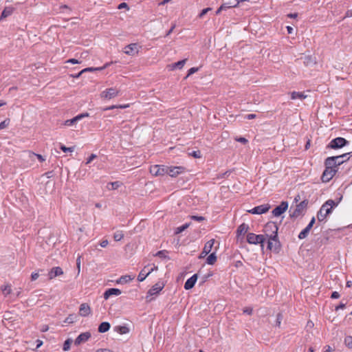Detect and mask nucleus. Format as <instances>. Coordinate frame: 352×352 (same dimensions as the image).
<instances>
[{
  "instance_id": "obj_35",
  "label": "nucleus",
  "mask_w": 352,
  "mask_h": 352,
  "mask_svg": "<svg viewBox=\"0 0 352 352\" xmlns=\"http://www.w3.org/2000/svg\"><path fill=\"white\" fill-rule=\"evenodd\" d=\"M120 186V183L119 182H109L107 184V188L109 190H116Z\"/></svg>"
},
{
  "instance_id": "obj_55",
  "label": "nucleus",
  "mask_w": 352,
  "mask_h": 352,
  "mask_svg": "<svg viewBox=\"0 0 352 352\" xmlns=\"http://www.w3.org/2000/svg\"><path fill=\"white\" fill-rule=\"evenodd\" d=\"M36 346L35 348H33V347H28V349H33V350H35V349H37L38 348H39L42 344H43V342L40 340H36Z\"/></svg>"
},
{
  "instance_id": "obj_62",
  "label": "nucleus",
  "mask_w": 352,
  "mask_h": 352,
  "mask_svg": "<svg viewBox=\"0 0 352 352\" xmlns=\"http://www.w3.org/2000/svg\"><path fill=\"white\" fill-rule=\"evenodd\" d=\"M346 306V303L341 302L338 306L336 307V311H338L340 309H344Z\"/></svg>"
},
{
  "instance_id": "obj_25",
  "label": "nucleus",
  "mask_w": 352,
  "mask_h": 352,
  "mask_svg": "<svg viewBox=\"0 0 352 352\" xmlns=\"http://www.w3.org/2000/svg\"><path fill=\"white\" fill-rule=\"evenodd\" d=\"M36 165L35 162H32L30 159L25 158V151L23 153V169L24 168H33Z\"/></svg>"
},
{
  "instance_id": "obj_30",
  "label": "nucleus",
  "mask_w": 352,
  "mask_h": 352,
  "mask_svg": "<svg viewBox=\"0 0 352 352\" xmlns=\"http://www.w3.org/2000/svg\"><path fill=\"white\" fill-rule=\"evenodd\" d=\"M134 276H131L130 275H125L122 276L117 281L116 283L118 284H124L130 282L131 280H133Z\"/></svg>"
},
{
  "instance_id": "obj_12",
  "label": "nucleus",
  "mask_w": 352,
  "mask_h": 352,
  "mask_svg": "<svg viewBox=\"0 0 352 352\" xmlns=\"http://www.w3.org/2000/svg\"><path fill=\"white\" fill-rule=\"evenodd\" d=\"M288 208V203L282 201L280 204L276 206L273 210L272 214L274 217H278L283 214Z\"/></svg>"
},
{
  "instance_id": "obj_2",
  "label": "nucleus",
  "mask_w": 352,
  "mask_h": 352,
  "mask_svg": "<svg viewBox=\"0 0 352 352\" xmlns=\"http://www.w3.org/2000/svg\"><path fill=\"white\" fill-rule=\"evenodd\" d=\"M349 153H344L343 155L333 156L327 157L324 161L325 166H331L335 169H338V166L343 164L345 160H342L343 157H346Z\"/></svg>"
},
{
  "instance_id": "obj_23",
  "label": "nucleus",
  "mask_w": 352,
  "mask_h": 352,
  "mask_svg": "<svg viewBox=\"0 0 352 352\" xmlns=\"http://www.w3.org/2000/svg\"><path fill=\"white\" fill-rule=\"evenodd\" d=\"M214 239L208 241L204 245V248L201 254V256H205L208 255L212 250L213 245L214 243Z\"/></svg>"
},
{
  "instance_id": "obj_41",
  "label": "nucleus",
  "mask_w": 352,
  "mask_h": 352,
  "mask_svg": "<svg viewBox=\"0 0 352 352\" xmlns=\"http://www.w3.org/2000/svg\"><path fill=\"white\" fill-rule=\"evenodd\" d=\"M72 342V340L71 339H67V340H65L63 344V349L64 351H68L70 349V345H71Z\"/></svg>"
},
{
  "instance_id": "obj_49",
  "label": "nucleus",
  "mask_w": 352,
  "mask_h": 352,
  "mask_svg": "<svg viewBox=\"0 0 352 352\" xmlns=\"http://www.w3.org/2000/svg\"><path fill=\"white\" fill-rule=\"evenodd\" d=\"M10 123V120H5L0 123V131L6 128Z\"/></svg>"
},
{
  "instance_id": "obj_59",
  "label": "nucleus",
  "mask_w": 352,
  "mask_h": 352,
  "mask_svg": "<svg viewBox=\"0 0 352 352\" xmlns=\"http://www.w3.org/2000/svg\"><path fill=\"white\" fill-rule=\"evenodd\" d=\"M97 155H95V154H91L89 158L87 159V161L86 162V164H89L91 162H92V160H94L95 158H96Z\"/></svg>"
},
{
  "instance_id": "obj_32",
  "label": "nucleus",
  "mask_w": 352,
  "mask_h": 352,
  "mask_svg": "<svg viewBox=\"0 0 352 352\" xmlns=\"http://www.w3.org/2000/svg\"><path fill=\"white\" fill-rule=\"evenodd\" d=\"M115 331L120 334H126L129 332V329L126 326H116L114 328Z\"/></svg>"
},
{
  "instance_id": "obj_54",
  "label": "nucleus",
  "mask_w": 352,
  "mask_h": 352,
  "mask_svg": "<svg viewBox=\"0 0 352 352\" xmlns=\"http://www.w3.org/2000/svg\"><path fill=\"white\" fill-rule=\"evenodd\" d=\"M244 314H246L248 315H252V308L251 307H245L243 310Z\"/></svg>"
},
{
  "instance_id": "obj_3",
  "label": "nucleus",
  "mask_w": 352,
  "mask_h": 352,
  "mask_svg": "<svg viewBox=\"0 0 352 352\" xmlns=\"http://www.w3.org/2000/svg\"><path fill=\"white\" fill-rule=\"evenodd\" d=\"M278 226L276 223L270 221L266 223L264 228V232L268 239L270 237L278 238Z\"/></svg>"
},
{
  "instance_id": "obj_43",
  "label": "nucleus",
  "mask_w": 352,
  "mask_h": 352,
  "mask_svg": "<svg viewBox=\"0 0 352 352\" xmlns=\"http://www.w3.org/2000/svg\"><path fill=\"white\" fill-rule=\"evenodd\" d=\"M190 224V223H187L180 227H178L177 228L176 233L178 234V233L182 232L183 231H184L186 229H187L189 227Z\"/></svg>"
},
{
  "instance_id": "obj_31",
  "label": "nucleus",
  "mask_w": 352,
  "mask_h": 352,
  "mask_svg": "<svg viewBox=\"0 0 352 352\" xmlns=\"http://www.w3.org/2000/svg\"><path fill=\"white\" fill-rule=\"evenodd\" d=\"M307 98V96L304 94L302 92H297V91H293L291 93V98L292 100L296 99H305Z\"/></svg>"
},
{
  "instance_id": "obj_13",
  "label": "nucleus",
  "mask_w": 352,
  "mask_h": 352,
  "mask_svg": "<svg viewBox=\"0 0 352 352\" xmlns=\"http://www.w3.org/2000/svg\"><path fill=\"white\" fill-rule=\"evenodd\" d=\"M119 94V91L116 88H109L101 93V97L106 99H111L116 97Z\"/></svg>"
},
{
  "instance_id": "obj_19",
  "label": "nucleus",
  "mask_w": 352,
  "mask_h": 352,
  "mask_svg": "<svg viewBox=\"0 0 352 352\" xmlns=\"http://www.w3.org/2000/svg\"><path fill=\"white\" fill-rule=\"evenodd\" d=\"M25 158L30 159L32 162H35L36 159H38L40 162H44L45 158L39 154H36L30 151H25Z\"/></svg>"
},
{
  "instance_id": "obj_15",
  "label": "nucleus",
  "mask_w": 352,
  "mask_h": 352,
  "mask_svg": "<svg viewBox=\"0 0 352 352\" xmlns=\"http://www.w3.org/2000/svg\"><path fill=\"white\" fill-rule=\"evenodd\" d=\"M91 338V333L89 332H84L80 333L75 340V345H79L82 342H87Z\"/></svg>"
},
{
  "instance_id": "obj_53",
  "label": "nucleus",
  "mask_w": 352,
  "mask_h": 352,
  "mask_svg": "<svg viewBox=\"0 0 352 352\" xmlns=\"http://www.w3.org/2000/svg\"><path fill=\"white\" fill-rule=\"evenodd\" d=\"M304 63L306 65H309V64H311V63H314V60H313L311 56H305Z\"/></svg>"
},
{
  "instance_id": "obj_14",
  "label": "nucleus",
  "mask_w": 352,
  "mask_h": 352,
  "mask_svg": "<svg viewBox=\"0 0 352 352\" xmlns=\"http://www.w3.org/2000/svg\"><path fill=\"white\" fill-rule=\"evenodd\" d=\"M138 44L131 43L125 47L124 52L127 55L133 56L138 54Z\"/></svg>"
},
{
  "instance_id": "obj_60",
  "label": "nucleus",
  "mask_w": 352,
  "mask_h": 352,
  "mask_svg": "<svg viewBox=\"0 0 352 352\" xmlns=\"http://www.w3.org/2000/svg\"><path fill=\"white\" fill-rule=\"evenodd\" d=\"M67 63H72V64H78V63H80V61H79L78 60L75 59V58H70V59L67 60Z\"/></svg>"
},
{
  "instance_id": "obj_57",
  "label": "nucleus",
  "mask_w": 352,
  "mask_h": 352,
  "mask_svg": "<svg viewBox=\"0 0 352 352\" xmlns=\"http://www.w3.org/2000/svg\"><path fill=\"white\" fill-rule=\"evenodd\" d=\"M315 221H316L315 217H313L306 228L310 230L311 229V228L313 227L314 224L315 223Z\"/></svg>"
},
{
  "instance_id": "obj_45",
  "label": "nucleus",
  "mask_w": 352,
  "mask_h": 352,
  "mask_svg": "<svg viewBox=\"0 0 352 352\" xmlns=\"http://www.w3.org/2000/svg\"><path fill=\"white\" fill-rule=\"evenodd\" d=\"M60 148L63 151V152H67V151H69V152H73L74 151V146H72V147H66L65 145L63 144H60Z\"/></svg>"
},
{
  "instance_id": "obj_10",
  "label": "nucleus",
  "mask_w": 352,
  "mask_h": 352,
  "mask_svg": "<svg viewBox=\"0 0 352 352\" xmlns=\"http://www.w3.org/2000/svg\"><path fill=\"white\" fill-rule=\"evenodd\" d=\"M184 170V168L182 166H166V174L174 177L182 173Z\"/></svg>"
},
{
  "instance_id": "obj_34",
  "label": "nucleus",
  "mask_w": 352,
  "mask_h": 352,
  "mask_svg": "<svg viewBox=\"0 0 352 352\" xmlns=\"http://www.w3.org/2000/svg\"><path fill=\"white\" fill-rule=\"evenodd\" d=\"M186 60H187V59L185 58L184 60H179V61H178L177 63H173L171 65L172 69H175L176 68L182 69L184 66Z\"/></svg>"
},
{
  "instance_id": "obj_21",
  "label": "nucleus",
  "mask_w": 352,
  "mask_h": 352,
  "mask_svg": "<svg viewBox=\"0 0 352 352\" xmlns=\"http://www.w3.org/2000/svg\"><path fill=\"white\" fill-rule=\"evenodd\" d=\"M198 276L197 274L192 275L190 278H189L184 284V288L186 290L192 289L197 280Z\"/></svg>"
},
{
  "instance_id": "obj_58",
  "label": "nucleus",
  "mask_w": 352,
  "mask_h": 352,
  "mask_svg": "<svg viewBox=\"0 0 352 352\" xmlns=\"http://www.w3.org/2000/svg\"><path fill=\"white\" fill-rule=\"evenodd\" d=\"M155 256H159L160 258H166V256L165 255L164 251H159L156 253Z\"/></svg>"
},
{
  "instance_id": "obj_61",
  "label": "nucleus",
  "mask_w": 352,
  "mask_h": 352,
  "mask_svg": "<svg viewBox=\"0 0 352 352\" xmlns=\"http://www.w3.org/2000/svg\"><path fill=\"white\" fill-rule=\"evenodd\" d=\"M108 244H109V241H108V240H107V239L102 240V241L100 242V246H101L102 248H105V247H107Z\"/></svg>"
},
{
  "instance_id": "obj_1",
  "label": "nucleus",
  "mask_w": 352,
  "mask_h": 352,
  "mask_svg": "<svg viewBox=\"0 0 352 352\" xmlns=\"http://www.w3.org/2000/svg\"><path fill=\"white\" fill-rule=\"evenodd\" d=\"M338 202L336 203L332 199L327 200L321 206L320 210L318 212L317 218L319 221H322L325 219L327 216L331 213L333 207L338 206Z\"/></svg>"
},
{
  "instance_id": "obj_63",
  "label": "nucleus",
  "mask_w": 352,
  "mask_h": 352,
  "mask_svg": "<svg viewBox=\"0 0 352 352\" xmlns=\"http://www.w3.org/2000/svg\"><path fill=\"white\" fill-rule=\"evenodd\" d=\"M175 27H176V25L175 24H173V25L171 26L170 29L167 32V33L166 34V36H169L173 32V31L175 28Z\"/></svg>"
},
{
  "instance_id": "obj_50",
  "label": "nucleus",
  "mask_w": 352,
  "mask_h": 352,
  "mask_svg": "<svg viewBox=\"0 0 352 352\" xmlns=\"http://www.w3.org/2000/svg\"><path fill=\"white\" fill-rule=\"evenodd\" d=\"M81 256L78 255L76 258V267L78 269V274L80 272Z\"/></svg>"
},
{
  "instance_id": "obj_7",
  "label": "nucleus",
  "mask_w": 352,
  "mask_h": 352,
  "mask_svg": "<svg viewBox=\"0 0 352 352\" xmlns=\"http://www.w3.org/2000/svg\"><path fill=\"white\" fill-rule=\"evenodd\" d=\"M308 204V201L305 199L302 201L300 204H297L296 208L293 212H291L290 217L292 218H296L300 216L302 212L306 209Z\"/></svg>"
},
{
  "instance_id": "obj_20",
  "label": "nucleus",
  "mask_w": 352,
  "mask_h": 352,
  "mask_svg": "<svg viewBox=\"0 0 352 352\" xmlns=\"http://www.w3.org/2000/svg\"><path fill=\"white\" fill-rule=\"evenodd\" d=\"M164 287V284L162 283H155L148 292V294L153 296L157 294Z\"/></svg>"
},
{
  "instance_id": "obj_46",
  "label": "nucleus",
  "mask_w": 352,
  "mask_h": 352,
  "mask_svg": "<svg viewBox=\"0 0 352 352\" xmlns=\"http://www.w3.org/2000/svg\"><path fill=\"white\" fill-rule=\"evenodd\" d=\"M190 155L192 156L195 158H201V154L199 150L194 151L192 153H189Z\"/></svg>"
},
{
  "instance_id": "obj_51",
  "label": "nucleus",
  "mask_w": 352,
  "mask_h": 352,
  "mask_svg": "<svg viewBox=\"0 0 352 352\" xmlns=\"http://www.w3.org/2000/svg\"><path fill=\"white\" fill-rule=\"evenodd\" d=\"M198 67H192L188 71V74L185 77V78H187L189 76L193 74L194 73L197 72L198 71Z\"/></svg>"
},
{
  "instance_id": "obj_47",
  "label": "nucleus",
  "mask_w": 352,
  "mask_h": 352,
  "mask_svg": "<svg viewBox=\"0 0 352 352\" xmlns=\"http://www.w3.org/2000/svg\"><path fill=\"white\" fill-rule=\"evenodd\" d=\"M282 320H283V315L281 313H278L276 316V326L280 327Z\"/></svg>"
},
{
  "instance_id": "obj_36",
  "label": "nucleus",
  "mask_w": 352,
  "mask_h": 352,
  "mask_svg": "<svg viewBox=\"0 0 352 352\" xmlns=\"http://www.w3.org/2000/svg\"><path fill=\"white\" fill-rule=\"evenodd\" d=\"M76 318V316L75 314H70L65 318V320H64V322L68 323V324H72V323L74 322Z\"/></svg>"
},
{
  "instance_id": "obj_40",
  "label": "nucleus",
  "mask_w": 352,
  "mask_h": 352,
  "mask_svg": "<svg viewBox=\"0 0 352 352\" xmlns=\"http://www.w3.org/2000/svg\"><path fill=\"white\" fill-rule=\"evenodd\" d=\"M1 290L5 296L8 295L11 292V287L10 285H4L1 287Z\"/></svg>"
},
{
  "instance_id": "obj_8",
  "label": "nucleus",
  "mask_w": 352,
  "mask_h": 352,
  "mask_svg": "<svg viewBox=\"0 0 352 352\" xmlns=\"http://www.w3.org/2000/svg\"><path fill=\"white\" fill-rule=\"evenodd\" d=\"M166 166L161 165H153L150 167V173L153 176H162L166 175Z\"/></svg>"
},
{
  "instance_id": "obj_37",
  "label": "nucleus",
  "mask_w": 352,
  "mask_h": 352,
  "mask_svg": "<svg viewBox=\"0 0 352 352\" xmlns=\"http://www.w3.org/2000/svg\"><path fill=\"white\" fill-rule=\"evenodd\" d=\"M309 231L310 230H308V228H305L300 232V234H298V238L300 239H305L307 236Z\"/></svg>"
},
{
  "instance_id": "obj_22",
  "label": "nucleus",
  "mask_w": 352,
  "mask_h": 352,
  "mask_svg": "<svg viewBox=\"0 0 352 352\" xmlns=\"http://www.w3.org/2000/svg\"><path fill=\"white\" fill-rule=\"evenodd\" d=\"M91 314V308L87 303H82L80 306L79 314L82 317L88 316Z\"/></svg>"
},
{
  "instance_id": "obj_18",
  "label": "nucleus",
  "mask_w": 352,
  "mask_h": 352,
  "mask_svg": "<svg viewBox=\"0 0 352 352\" xmlns=\"http://www.w3.org/2000/svg\"><path fill=\"white\" fill-rule=\"evenodd\" d=\"M63 274V271L61 267H54L50 270V271L48 272V277L49 279L52 280L56 276H60Z\"/></svg>"
},
{
  "instance_id": "obj_11",
  "label": "nucleus",
  "mask_w": 352,
  "mask_h": 352,
  "mask_svg": "<svg viewBox=\"0 0 352 352\" xmlns=\"http://www.w3.org/2000/svg\"><path fill=\"white\" fill-rule=\"evenodd\" d=\"M267 248L270 250L278 252L280 248V243L278 238L270 237L268 239Z\"/></svg>"
},
{
  "instance_id": "obj_33",
  "label": "nucleus",
  "mask_w": 352,
  "mask_h": 352,
  "mask_svg": "<svg viewBox=\"0 0 352 352\" xmlns=\"http://www.w3.org/2000/svg\"><path fill=\"white\" fill-rule=\"evenodd\" d=\"M217 261V256L215 252L210 254L206 258V263L208 265H213Z\"/></svg>"
},
{
  "instance_id": "obj_24",
  "label": "nucleus",
  "mask_w": 352,
  "mask_h": 352,
  "mask_svg": "<svg viewBox=\"0 0 352 352\" xmlns=\"http://www.w3.org/2000/svg\"><path fill=\"white\" fill-rule=\"evenodd\" d=\"M121 294V291L117 288H110L105 291L104 293V298L107 300L110 296L113 295L118 296Z\"/></svg>"
},
{
  "instance_id": "obj_27",
  "label": "nucleus",
  "mask_w": 352,
  "mask_h": 352,
  "mask_svg": "<svg viewBox=\"0 0 352 352\" xmlns=\"http://www.w3.org/2000/svg\"><path fill=\"white\" fill-rule=\"evenodd\" d=\"M245 0L237 1V0H231L229 2H226L222 3L223 6H225V9L230 8H235L236 7L240 2H244Z\"/></svg>"
},
{
  "instance_id": "obj_6",
  "label": "nucleus",
  "mask_w": 352,
  "mask_h": 352,
  "mask_svg": "<svg viewBox=\"0 0 352 352\" xmlns=\"http://www.w3.org/2000/svg\"><path fill=\"white\" fill-rule=\"evenodd\" d=\"M348 144L349 142L346 139L339 137L332 140L327 147L333 149H337L342 148Z\"/></svg>"
},
{
  "instance_id": "obj_52",
  "label": "nucleus",
  "mask_w": 352,
  "mask_h": 352,
  "mask_svg": "<svg viewBox=\"0 0 352 352\" xmlns=\"http://www.w3.org/2000/svg\"><path fill=\"white\" fill-rule=\"evenodd\" d=\"M212 10L211 8H207L201 10L200 14H199V18H202L205 14H206L209 11Z\"/></svg>"
},
{
  "instance_id": "obj_26",
  "label": "nucleus",
  "mask_w": 352,
  "mask_h": 352,
  "mask_svg": "<svg viewBox=\"0 0 352 352\" xmlns=\"http://www.w3.org/2000/svg\"><path fill=\"white\" fill-rule=\"evenodd\" d=\"M248 230H249L248 225L245 223H243L238 227V228L236 230L237 236H239V235L245 234V233H247Z\"/></svg>"
},
{
  "instance_id": "obj_16",
  "label": "nucleus",
  "mask_w": 352,
  "mask_h": 352,
  "mask_svg": "<svg viewBox=\"0 0 352 352\" xmlns=\"http://www.w3.org/2000/svg\"><path fill=\"white\" fill-rule=\"evenodd\" d=\"M89 113H84L79 114L76 116V117L73 118L72 119L67 120L64 122V125L65 126H72L76 123L78 120H81L83 118L88 117Z\"/></svg>"
},
{
  "instance_id": "obj_42",
  "label": "nucleus",
  "mask_w": 352,
  "mask_h": 352,
  "mask_svg": "<svg viewBox=\"0 0 352 352\" xmlns=\"http://www.w3.org/2000/svg\"><path fill=\"white\" fill-rule=\"evenodd\" d=\"M128 107H129V104L119 105V106L112 105V106H110V107L104 108V111L111 110V109H116V108L124 109V108H126Z\"/></svg>"
},
{
  "instance_id": "obj_48",
  "label": "nucleus",
  "mask_w": 352,
  "mask_h": 352,
  "mask_svg": "<svg viewBox=\"0 0 352 352\" xmlns=\"http://www.w3.org/2000/svg\"><path fill=\"white\" fill-rule=\"evenodd\" d=\"M190 218L192 220H195V221H203L205 220V217H204L202 216L191 215L190 217Z\"/></svg>"
},
{
  "instance_id": "obj_44",
  "label": "nucleus",
  "mask_w": 352,
  "mask_h": 352,
  "mask_svg": "<svg viewBox=\"0 0 352 352\" xmlns=\"http://www.w3.org/2000/svg\"><path fill=\"white\" fill-rule=\"evenodd\" d=\"M344 343L348 347L352 348V336H346L344 338Z\"/></svg>"
},
{
  "instance_id": "obj_29",
  "label": "nucleus",
  "mask_w": 352,
  "mask_h": 352,
  "mask_svg": "<svg viewBox=\"0 0 352 352\" xmlns=\"http://www.w3.org/2000/svg\"><path fill=\"white\" fill-rule=\"evenodd\" d=\"M13 10L14 8L12 7H6L1 13L0 21L11 15L13 12Z\"/></svg>"
},
{
  "instance_id": "obj_38",
  "label": "nucleus",
  "mask_w": 352,
  "mask_h": 352,
  "mask_svg": "<svg viewBox=\"0 0 352 352\" xmlns=\"http://www.w3.org/2000/svg\"><path fill=\"white\" fill-rule=\"evenodd\" d=\"M109 64H106L103 67H87L82 70V72H91V71H97V70H102L104 68L107 67Z\"/></svg>"
},
{
  "instance_id": "obj_56",
  "label": "nucleus",
  "mask_w": 352,
  "mask_h": 352,
  "mask_svg": "<svg viewBox=\"0 0 352 352\" xmlns=\"http://www.w3.org/2000/svg\"><path fill=\"white\" fill-rule=\"evenodd\" d=\"M235 140L236 142H241V143H243V144H245L248 142V140L245 138H242V137H240V138H237L235 139Z\"/></svg>"
},
{
  "instance_id": "obj_39",
  "label": "nucleus",
  "mask_w": 352,
  "mask_h": 352,
  "mask_svg": "<svg viewBox=\"0 0 352 352\" xmlns=\"http://www.w3.org/2000/svg\"><path fill=\"white\" fill-rule=\"evenodd\" d=\"M123 237H124V234L121 231L117 232L114 233V234H113V239L116 241H120L121 239H123Z\"/></svg>"
},
{
  "instance_id": "obj_9",
  "label": "nucleus",
  "mask_w": 352,
  "mask_h": 352,
  "mask_svg": "<svg viewBox=\"0 0 352 352\" xmlns=\"http://www.w3.org/2000/svg\"><path fill=\"white\" fill-rule=\"evenodd\" d=\"M270 208V205L268 204H263L256 206L252 209L248 210V212L251 214H262L268 212Z\"/></svg>"
},
{
  "instance_id": "obj_28",
  "label": "nucleus",
  "mask_w": 352,
  "mask_h": 352,
  "mask_svg": "<svg viewBox=\"0 0 352 352\" xmlns=\"http://www.w3.org/2000/svg\"><path fill=\"white\" fill-rule=\"evenodd\" d=\"M111 327V324L108 322H102L100 324L98 327V332L99 333H105L109 330Z\"/></svg>"
},
{
  "instance_id": "obj_4",
  "label": "nucleus",
  "mask_w": 352,
  "mask_h": 352,
  "mask_svg": "<svg viewBox=\"0 0 352 352\" xmlns=\"http://www.w3.org/2000/svg\"><path fill=\"white\" fill-rule=\"evenodd\" d=\"M265 241V237L263 234H255L254 233H248L247 235V241L250 244H261L263 247V243Z\"/></svg>"
},
{
  "instance_id": "obj_5",
  "label": "nucleus",
  "mask_w": 352,
  "mask_h": 352,
  "mask_svg": "<svg viewBox=\"0 0 352 352\" xmlns=\"http://www.w3.org/2000/svg\"><path fill=\"white\" fill-rule=\"evenodd\" d=\"M337 171L338 170L335 169L331 166H325V170H324L321 177L322 182H329L336 175Z\"/></svg>"
},
{
  "instance_id": "obj_17",
  "label": "nucleus",
  "mask_w": 352,
  "mask_h": 352,
  "mask_svg": "<svg viewBox=\"0 0 352 352\" xmlns=\"http://www.w3.org/2000/svg\"><path fill=\"white\" fill-rule=\"evenodd\" d=\"M153 271V269H149L148 266H145L140 272L138 276V280L142 282Z\"/></svg>"
},
{
  "instance_id": "obj_64",
  "label": "nucleus",
  "mask_w": 352,
  "mask_h": 352,
  "mask_svg": "<svg viewBox=\"0 0 352 352\" xmlns=\"http://www.w3.org/2000/svg\"><path fill=\"white\" fill-rule=\"evenodd\" d=\"M346 17H352V10H349L346 11L344 18Z\"/></svg>"
}]
</instances>
